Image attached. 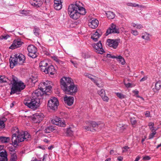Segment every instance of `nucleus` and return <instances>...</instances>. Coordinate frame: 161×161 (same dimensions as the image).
Masks as SVG:
<instances>
[{"instance_id": "de8ad7c7", "label": "nucleus", "mask_w": 161, "mask_h": 161, "mask_svg": "<svg viewBox=\"0 0 161 161\" xmlns=\"http://www.w3.org/2000/svg\"><path fill=\"white\" fill-rule=\"evenodd\" d=\"M70 62L72 64L74 65V67L77 68V64L76 63V62H74L72 60H70Z\"/></svg>"}, {"instance_id": "2f4dec72", "label": "nucleus", "mask_w": 161, "mask_h": 161, "mask_svg": "<svg viewBox=\"0 0 161 161\" xmlns=\"http://www.w3.org/2000/svg\"><path fill=\"white\" fill-rule=\"evenodd\" d=\"M66 133L67 136H71L73 135V131L69 127L67 129Z\"/></svg>"}, {"instance_id": "dca6fc26", "label": "nucleus", "mask_w": 161, "mask_h": 161, "mask_svg": "<svg viewBox=\"0 0 161 161\" xmlns=\"http://www.w3.org/2000/svg\"><path fill=\"white\" fill-rule=\"evenodd\" d=\"M88 122L90 126H85L84 127L85 129L87 131H93L94 130H95L93 128L92 129L91 127L94 128L99 125L97 123L94 121H89Z\"/></svg>"}, {"instance_id": "bf43d9fd", "label": "nucleus", "mask_w": 161, "mask_h": 161, "mask_svg": "<svg viewBox=\"0 0 161 161\" xmlns=\"http://www.w3.org/2000/svg\"><path fill=\"white\" fill-rule=\"evenodd\" d=\"M150 129L151 130V131H154V130H157V129H154V126H152L151 127H149Z\"/></svg>"}, {"instance_id": "cd10ccee", "label": "nucleus", "mask_w": 161, "mask_h": 161, "mask_svg": "<svg viewBox=\"0 0 161 161\" xmlns=\"http://www.w3.org/2000/svg\"><path fill=\"white\" fill-rule=\"evenodd\" d=\"M107 17L109 19H113L115 17V14L112 12L108 11L106 13Z\"/></svg>"}, {"instance_id": "7ed1b4c3", "label": "nucleus", "mask_w": 161, "mask_h": 161, "mask_svg": "<svg viewBox=\"0 0 161 161\" xmlns=\"http://www.w3.org/2000/svg\"><path fill=\"white\" fill-rule=\"evenodd\" d=\"M12 141L14 146H17L18 143L30 140L31 136L27 132L19 131L17 128L14 127L12 130Z\"/></svg>"}, {"instance_id": "4be33fe9", "label": "nucleus", "mask_w": 161, "mask_h": 161, "mask_svg": "<svg viewBox=\"0 0 161 161\" xmlns=\"http://www.w3.org/2000/svg\"><path fill=\"white\" fill-rule=\"evenodd\" d=\"M48 64L47 60H43L41 61L39 63V67L41 70L43 72L47 68Z\"/></svg>"}, {"instance_id": "680f3d73", "label": "nucleus", "mask_w": 161, "mask_h": 161, "mask_svg": "<svg viewBox=\"0 0 161 161\" xmlns=\"http://www.w3.org/2000/svg\"><path fill=\"white\" fill-rule=\"evenodd\" d=\"M1 120L2 121H3V123H4V122L7 120V119L5 118L4 117H3L2 118Z\"/></svg>"}, {"instance_id": "4d7b16f0", "label": "nucleus", "mask_w": 161, "mask_h": 161, "mask_svg": "<svg viewBox=\"0 0 161 161\" xmlns=\"http://www.w3.org/2000/svg\"><path fill=\"white\" fill-rule=\"evenodd\" d=\"M130 5L131 6H134L135 7L139 6V5L138 4H137L136 3H130Z\"/></svg>"}, {"instance_id": "c9c22d12", "label": "nucleus", "mask_w": 161, "mask_h": 161, "mask_svg": "<svg viewBox=\"0 0 161 161\" xmlns=\"http://www.w3.org/2000/svg\"><path fill=\"white\" fill-rule=\"evenodd\" d=\"M52 59L59 64H62V62L58 59L57 56H53L52 57Z\"/></svg>"}, {"instance_id": "9b49d317", "label": "nucleus", "mask_w": 161, "mask_h": 161, "mask_svg": "<svg viewBox=\"0 0 161 161\" xmlns=\"http://www.w3.org/2000/svg\"><path fill=\"white\" fill-rule=\"evenodd\" d=\"M119 30L118 28L117 27L116 25L114 23H112L110 27L108 28L106 32V36L111 33H119Z\"/></svg>"}, {"instance_id": "f8f14e48", "label": "nucleus", "mask_w": 161, "mask_h": 161, "mask_svg": "<svg viewBox=\"0 0 161 161\" xmlns=\"http://www.w3.org/2000/svg\"><path fill=\"white\" fill-rule=\"evenodd\" d=\"M51 123L56 125H58L60 127H64L65 125V122L61 120V119L58 117H56L51 120Z\"/></svg>"}, {"instance_id": "c756f323", "label": "nucleus", "mask_w": 161, "mask_h": 161, "mask_svg": "<svg viewBox=\"0 0 161 161\" xmlns=\"http://www.w3.org/2000/svg\"><path fill=\"white\" fill-rule=\"evenodd\" d=\"M55 130V127L52 126H49L47 127L45 130V132L47 133H50L51 131H53Z\"/></svg>"}, {"instance_id": "7c9ffc66", "label": "nucleus", "mask_w": 161, "mask_h": 161, "mask_svg": "<svg viewBox=\"0 0 161 161\" xmlns=\"http://www.w3.org/2000/svg\"><path fill=\"white\" fill-rule=\"evenodd\" d=\"M39 31H40V29L38 27H37L36 26H34V30H33V33H34V35L36 36H39Z\"/></svg>"}, {"instance_id": "e433bc0d", "label": "nucleus", "mask_w": 161, "mask_h": 161, "mask_svg": "<svg viewBox=\"0 0 161 161\" xmlns=\"http://www.w3.org/2000/svg\"><path fill=\"white\" fill-rule=\"evenodd\" d=\"M152 132L151 133L149 136L148 138L149 139H152L153 138L154 135L156 134V130H154V131H152Z\"/></svg>"}, {"instance_id": "0eeeda50", "label": "nucleus", "mask_w": 161, "mask_h": 161, "mask_svg": "<svg viewBox=\"0 0 161 161\" xmlns=\"http://www.w3.org/2000/svg\"><path fill=\"white\" fill-rule=\"evenodd\" d=\"M53 86V84L51 81L46 80L45 82H41L39 86H41L42 89L44 90V91L47 93L50 91Z\"/></svg>"}, {"instance_id": "72a5a7b5", "label": "nucleus", "mask_w": 161, "mask_h": 161, "mask_svg": "<svg viewBox=\"0 0 161 161\" xmlns=\"http://www.w3.org/2000/svg\"><path fill=\"white\" fill-rule=\"evenodd\" d=\"M37 81V79L36 77L32 76L28 80L29 82L34 84Z\"/></svg>"}, {"instance_id": "bb28decb", "label": "nucleus", "mask_w": 161, "mask_h": 161, "mask_svg": "<svg viewBox=\"0 0 161 161\" xmlns=\"http://www.w3.org/2000/svg\"><path fill=\"white\" fill-rule=\"evenodd\" d=\"M10 140L9 137L4 136H0V142L3 143H7L9 142Z\"/></svg>"}, {"instance_id": "6ab92c4d", "label": "nucleus", "mask_w": 161, "mask_h": 161, "mask_svg": "<svg viewBox=\"0 0 161 161\" xmlns=\"http://www.w3.org/2000/svg\"><path fill=\"white\" fill-rule=\"evenodd\" d=\"M91 21L88 23L89 27L92 29L96 28L99 24L98 21L96 19H91Z\"/></svg>"}, {"instance_id": "1a4fd4ad", "label": "nucleus", "mask_w": 161, "mask_h": 161, "mask_svg": "<svg viewBox=\"0 0 161 161\" xmlns=\"http://www.w3.org/2000/svg\"><path fill=\"white\" fill-rule=\"evenodd\" d=\"M58 105V102L57 99L55 97H53L48 101L47 107L50 109L55 110L57 109Z\"/></svg>"}, {"instance_id": "4468645a", "label": "nucleus", "mask_w": 161, "mask_h": 161, "mask_svg": "<svg viewBox=\"0 0 161 161\" xmlns=\"http://www.w3.org/2000/svg\"><path fill=\"white\" fill-rule=\"evenodd\" d=\"M43 119V115L42 114L36 113L33 115L32 120L34 123H39Z\"/></svg>"}, {"instance_id": "2eb2a0df", "label": "nucleus", "mask_w": 161, "mask_h": 161, "mask_svg": "<svg viewBox=\"0 0 161 161\" xmlns=\"http://www.w3.org/2000/svg\"><path fill=\"white\" fill-rule=\"evenodd\" d=\"M92 46L97 50L96 52H98V53L102 54L104 52V50L102 48L101 41H99L97 44H93Z\"/></svg>"}, {"instance_id": "393cba45", "label": "nucleus", "mask_w": 161, "mask_h": 161, "mask_svg": "<svg viewBox=\"0 0 161 161\" xmlns=\"http://www.w3.org/2000/svg\"><path fill=\"white\" fill-rule=\"evenodd\" d=\"M101 35L97 31L95 32V33L93 34L91 37V38L94 42H96L98 41V39L101 36Z\"/></svg>"}, {"instance_id": "603ef678", "label": "nucleus", "mask_w": 161, "mask_h": 161, "mask_svg": "<svg viewBox=\"0 0 161 161\" xmlns=\"http://www.w3.org/2000/svg\"><path fill=\"white\" fill-rule=\"evenodd\" d=\"M145 37V40H149L150 39L149 35L148 34H146V35H144Z\"/></svg>"}, {"instance_id": "052dcab7", "label": "nucleus", "mask_w": 161, "mask_h": 161, "mask_svg": "<svg viewBox=\"0 0 161 161\" xmlns=\"http://www.w3.org/2000/svg\"><path fill=\"white\" fill-rule=\"evenodd\" d=\"M148 125L149 127H151L152 126H154V124L153 123V122H150L149 123Z\"/></svg>"}, {"instance_id": "39448f33", "label": "nucleus", "mask_w": 161, "mask_h": 161, "mask_svg": "<svg viewBox=\"0 0 161 161\" xmlns=\"http://www.w3.org/2000/svg\"><path fill=\"white\" fill-rule=\"evenodd\" d=\"M25 58L21 53L16 54L13 57H10L9 58L10 66L13 68L18 65H22L25 62Z\"/></svg>"}, {"instance_id": "6e6552de", "label": "nucleus", "mask_w": 161, "mask_h": 161, "mask_svg": "<svg viewBox=\"0 0 161 161\" xmlns=\"http://www.w3.org/2000/svg\"><path fill=\"white\" fill-rule=\"evenodd\" d=\"M28 52V55L32 58H35L37 57L38 53L37 52V49L36 47L32 45H29L27 47Z\"/></svg>"}, {"instance_id": "423d86ee", "label": "nucleus", "mask_w": 161, "mask_h": 161, "mask_svg": "<svg viewBox=\"0 0 161 161\" xmlns=\"http://www.w3.org/2000/svg\"><path fill=\"white\" fill-rule=\"evenodd\" d=\"M39 98H35L33 97H26L24 101L25 105L29 108L35 110L39 106Z\"/></svg>"}, {"instance_id": "37998d69", "label": "nucleus", "mask_w": 161, "mask_h": 161, "mask_svg": "<svg viewBox=\"0 0 161 161\" xmlns=\"http://www.w3.org/2000/svg\"><path fill=\"white\" fill-rule=\"evenodd\" d=\"M9 37V36L8 35H7L5 36H0V40H2L3 39H4L5 40L7 39Z\"/></svg>"}, {"instance_id": "aec40b11", "label": "nucleus", "mask_w": 161, "mask_h": 161, "mask_svg": "<svg viewBox=\"0 0 161 161\" xmlns=\"http://www.w3.org/2000/svg\"><path fill=\"white\" fill-rule=\"evenodd\" d=\"M30 3L32 6L36 8L41 6L43 3L42 0H30Z\"/></svg>"}, {"instance_id": "ea45409f", "label": "nucleus", "mask_w": 161, "mask_h": 161, "mask_svg": "<svg viewBox=\"0 0 161 161\" xmlns=\"http://www.w3.org/2000/svg\"><path fill=\"white\" fill-rule=\"evenodd\" d=\"M17 158L16 155L13 154L11 156L10 161H16Z\"/></svg>"}, {"instance_id": "ddd939ff", "label": "nucleus", "mask_w": 161, "mask_h": 161, "mask_svg": "<svg viewBox=\"0 0 161 161\" xmlns=\"http://www.w3.org/2000/svg\"><path fill=\"white\" fill-rule=\"evenodd\" d=\"M119 40L118 39H108L107 44L109 47L116 49L118 45Z\"/></svg>"}, {"instance_id": "f257e3e1", "label": "nucleus", "mask_w": 161, "mask_h": 161, "mask_svg": "<svg viewBox=\"0 0 161 161\" xmlns=\"http://www.w3.org/2000/svg\"><path fill=\"white\" fill-rule=\"evenodd\" d=\"M81 3L76 2L75 3L71 4L68 8V13L70 18L76 20L79 18L80 15H84L86 13V9L81 6Z\"/></svg>"}, {"instance_id": "f704fd0d", "label": "nucleus", "mask_w": 161, "mask_h": 161, "mask_svg": "<svg viewBox=\"0 0 161 161\" xmlns=\"http://www.w3.org/2000/svg\"><path fill=\"white\" fill-rule=\"evenodd\" d=\"M118 60V61H119L121 63V64L122 65H124L125 63V61L122 57L120 56H117V59Z\"/></svg>"}, {"instance_id": "c85d7f7f", "label": "nucleus", "mask_w": 161, "mask_h": 161, "mask_svg": "<svg viewBox=\"0 0 161 161\" xmlns=\"http://www.w3.org/2000/svg\"><path fill=\"white\" fill-rule=\"evenodd\" d=\"M3 146L0 145V156H7V154L6 151L4 149H3Z\"/></svg>"}, {"instance_id": "e2e57ef3", "label": "nucleus", "mask_w": 161, "mask_h": 161, "mask_svg": "<svg viewBox=\"0 0 161 161\" xmlns=\"http://www.w3.org/2000/svg\"><path fill=\"white\" fill-rule=\"evenodd\" d=\"M47 154H44V155H43V159H42V161H45L46 160H45V159H46V158L47 157Z\"/></svg>"}, {"instance_id": "f3484780", "label": "nucleus", "mask_w": 161, "mask_h": 161, "mask_svg": "<svg viewBox=\"0 0 161 161\" xmlns=\"http://www.w3.org/2000/svg\"><path fill=\"white\" fill-rule=\"evenodd\" d=\"M23 42H22L20 39L15 40L12 44L9 47V48L13 49L20 47L23 44Z\"/></svg>"}, {"instance_id": "c03bdc74", "label": "nucleus", "mask_w": 161, "mask_h": 161, "mask_svg": "<svg viewBox=\"0 0 161 161\" xmlns=\"http://www.w3.org/2000/svg\"><path fill=\"white\" fill-rule=\"evenodd\" d=\"M131 33L134 36H137L138 35V33L136 30H131Z\"/></svg>"}, {"instance_id": "338daca9", "label": "nucleus", "mask_w": 161, "mask_h": 161, "mask_svg": "<svg viewBox=\"0 0 161 161\" xmlns=\"http://www.w3.org/2000/svg\"><path fill=\"white\" fill-rule=\"evenodd\" d=\"M140 158V157L139 156H138L136 157L134 161H138Z\"/></svg>"}, {"instance_id": "79ce46f5", "label": "nucleus", "mask_w": 161, "mask_h": 161, "mask_svg": "<svg viewBox=\"0 0 161 161\" xmlns=\"http://www.w3.org/2000/svg\"><path fill=\"white\" fill-rule=\"evenodd\" d=\"M5 127V125L3 123V121H2V120L0 119V128L3 129Z\"/></svg>"}, {"instance_id": "4c0bfd02", "label": "nucleus", "mask_w": 161, "mask_h": 161, "mask_svg": "<svg viewBox=\"0 0 161 161\" xmlns=\"http://www.w3.org/2000/svg\"><path fill=\"white\" fill-rule=\"evenodd\" d=\"M116 94L117 96L120 99H122L125 98L124 95L120 93L117 92Z\"/></svg>"}, {"instance_id": "a211bd4d", "label": "nucleus", "mask_w": 161, "mask_h": 161, "mask_svg": "<svg viewBox=\"0 0 161 161\" xmlns=\"http://www.w3.org/2000/svg\"><path fill=\"white\" fill-rule=\"evenodd\" d=\"M43 71L46 74L53 75L56 72V70L53 65L48 66Z\"/></svg>"}, {"instance_id": "a878e982", "label": "nucleus", "mask_w": 161, "mask_h": 161, "mask_svg": "<svg viewBox=\"0 0 161 161\" xmlns=\"http://www.w3.org/2000/svg\"><path fill=\"white\" fill-rule=\"evenodd\" d=\"M161 88V82L160 81H158L155 83V89H154V92H157Z\"/></svg>"}, {"instance_id": "412c9836", "label": "nucleus", "mask_w": 161, "mask_h": 161, "mask_svg": "<svg viewBox=\"0 0 161 161\" xmlns=\"http://www.w3.org/2000/svg\"><path fill=\"white\" fill-rule=\"evenodd\" d=\"M64 101L65 104L68 106H71L73 103L74 98L73 97L65 96L64 97Z\"/></svg>"}, {"instance_id": "774afa93", "label": "nucleus", "mask_w": 161, "mask_h": 161, "mask_svg": "<svg viewBox=\"0 0 161 161\" xmlns=\"http://www.w3.org/2000/svg\"><path fill=\"white\" fill-rule=\"evenodd\" d=\"M44 142H46V143H48L49 142V141L47 139H45L44 140Z\"/></svg>"}, {"instance_id": "58836bf2", "label": "nucleus", "mask_w": 161, "mask_h": 161, "mask_svg": "<svg viewBox=\"0 0 161 161\" xmlns=\"http://www.w3.org/2000/svg\"><path fill=\"white\" fill-rule=\"evenodd\" d=\"M0 160L1 161H7V156H0Z\"/></svg>"}, {"instance_id": "b1692460", "label": "nucleus", "mask_w": 161, "mask_h": 161, "mask_svg": "<svg viewBox=\"0 0 161 161\" xmlns=\"http://www.w3.org/2000/svg\"><path fill=\"white\" fill-rule=\"evenodd\" d=\"M84 75L85 76L89 78L94 83H95L96 84V85L98 87H101L102 86V85H100L97 82V81L95 79H94V78H93V77L96 78V77L95 76H94L92 75H91L90 74H88L87 73H85L84 74Z\"/></svg>"}, {"instance_id": "69168bd1", "label": "nucleus", "mask_w": 161, "mask_h": 161, "mask_svg": "<svg viewBox=\"0 0 161 161\" xmlns=\"http://www.w3.org/2000/svg\"><path fill=\"white\" fill-rule=\"evenodd\" d=\"M131 25L133 27L136 28L137 25L135 24V23H132L131 24Z\"/></svg>"}, {"instance_id": "49530a36", "label": "nucleus", "mask_w": 161, "mask_h": 161, "mask_svg": "<svg viewBox=\"0 0 161 161\" xmlns=\"http://www.w3.org/2000/svg\"><path fill=\"white\" fill-rule=\"evenodd\" d=\"M107 57L109 58H116L117 59V57L115 56H112L109 54H107Z\"/></svg>"}, {"instance_id": "5701e85b", "label": "nucleus", "mask_w": 161, "mask_h": 161, "mask_svg": "<svg viewBox=\"0 0 161 161\" xmlns=\"http://www.w3.org/2000/svg\"><path fill=\"white\" fill-rule=\"evenodd\" d=\"M98 93L100 96L103 101H108V97L105 96V92L104 89H102L98 91Z\"/></svg>"}, {"instance_id": "3c124183", "label": "nucleus", "mask_w": 161, "mask_h": 161, "mask_svg": "<svg viewBox=\"0 0 161 161\" xmlns=\"http://www.w3.org/2000/svg\"><path fill=\"white\" fill-rule=\"evenodd\" d=\"M145 115L146 117H150V113L149 111H146L145 113Z\"/></svg>"}, {"instance_id": "8fccbe9b", "label": "nucleus", "mask_w": 161, "mask_h": 161, "mask_svg": "<svg viewBox=\"0 0 161 161\" xmlns=\"http://www.w3.org/2000/svg\"><path fill=\"white\" fill-rule=\"evenodd\" d=\"M83 55V57L85 58H87L90 57V56L87 53H84Z\"/></svg>"}, {"instance_id": "20e7f679", "label": "nucleus", "mask_w": 161, "mask_h": 161, "mask_svg": "<svg viewBox=\"0 0 161 161\" xmlns=\"http://www.w3.org/2000/svg\"><path fill=\"white\" fill-rule=\"evenodd\" d=\"M11 84V87L10 94L12 95L17 92H21L23 90L25 86L23 82L19 80L14 75H12L10 80Z\"/></svg>"}, {"instance_id": "5fc2aeb1", "label": "nucleus", "mask_w": 161, "mask_h": 161, "mask_svg": "<svg viewBox=\"0 0 161 161\" xmlns=\"http://www.w3.org/2000/svg\"><path fill=\"white\" fill-rule=\"evenodd\" d=\"M62 3V2L61 0H54V3Z\"/></svg>"}, {"instance_id": "6e6d98bb", "label": "nucleus", "mask_w": 161, "mask_h": 161, "mask_svg": "<svg viewBox=\"0 0 161 161\" xmlns=\"http://www.w3.org/2000/svg\"><path fill=\"white\" fill-rule=\"evenodd\" d=\"M147 79V76H144L140 80V81H143L145 80H146Z\"/></svg>"}, {"instance_id": "13d9d810", "label": "nucleus", "mask_w": 161, "mask_h": 161, "mask_svg": "<svg viewBox=\"0 0 161 161\" xmlns=\"http://www.w3.org/2000/svg\"><path fill=\"white\" fill-rule=\"evenodd\" d=\"M150 158L149 156H146L143 158V159L145 160H149Z\"/></svg>"}, {"instance_id": "473e14b6", "label": "nucleus", "mask_w": 161, "mask_h": 161, "mask_svg": "<svg viewBox=\"0 0 161 161\" xmlns=\"http://www.w3.org/2000/svg\"><path fill=\"white\" fill-rule=\"evenodd\" d=\"M54 7L56 10H59L62 8V3H54Z\"/></svg>"}, {"instance_id": "a18cd8bd", "label": "nucleus", "mask_w": 161, "mask_h": 161, "mask_svg": "<svg viewBox=\"0 0 161 161\" xmlns=\"http://www.w3.org/2000/svg\"><path fill=\"white\" fill-rule=\"evenodd\" d=\"M129 147L127 146H125L123 148V149H124L122 150V152L124 153L128 151V149H129Z\"/></svg>"}, {"instance_id": "0e129e2a", "label": "nucleus", "mask_w": 161, "mask_h": 161, "mask_svg": "<svg viewBox=\"0 0 161 161\" xmlns=\"http://www.w3.org/2000/svg\"><path fill=\"white\" fill-rule=\"evenodd\" d=\"M118 160L119 161H122L123 160V158L121 156H119L118 158Z\"/></svg>"}, {"instance_id": "09e8293b", "label": "nucleus", "mask_w": 161, "mask_h": 161, "mask_svg": "<svg viewBox=\"0 0 161 161\" xmlns=\"http://www.w3.org/2000/svg\"><path fill=\"white\" fill-rule=\"evenodd\" d=\"M143 28V26L140 24L137 25L136 28L137 29H140Z\"/></svg>"}, {"instance_id": "a19ab883", "label": "nucleus", "mask_w": 161, "mask_h": 161, "mask_svg": "<svg viewBox=\"0 0 161 161\" xmlns=\"http://www.w3.org/2000/svg\"><path fill=\"white\" fill-rule=\"evenodd\" d=\"M130 121L132 125H135L136 124L137 121L135 118H130Z\"/></svg>"}, {"instance_id": "864d4df0", "label": "nucleus", "mask_w": 161, "mask_h": 161, "mask_svg": "<svg viewBox=\"0 0 161 161\" xmlns=\"http://www.w3.org/2000/svg\"><path fill=\"white\" fill-rule=\"evenodd\" d=\"M125 85L126 87L128 88L131 87V84L130 83H128L127 84L125 83Z\"/></svg>"}, {"instance_id": "f03ea898", "label": "nucleus", "mask_w": 161, "mask_h": 161, "mask_svg": "<svg viewBox=\"0 0 161 161\" xmlns=\"http://www.w3.org/2000/svg\"><path fill=\"white\" fill-rule=\"evenodd\" d=\"M60 83L61 88L65 93L74 95L77 92V86L74 84L71 78L64 77L61 79Z\"/></svg>"}, {"instance_id": "9d476101", "label": "nucleus", "mask_w": 161, "mask_h": 161, "mask_svg": "<svg viewBox=\"0 0 161 161\" xmlns=\"http://www.w3.org/2000/svg\"><path fill=\"white\" fill-rule=\"evenodd\" d=\"M44 94L47 95H49L45 92L44 90L42 89L41 86L40 88L36 89L35 92L32 94V97L35 98H39V101H40L41 99L42 98V96Z\"/></svg>"}]
</instances>
